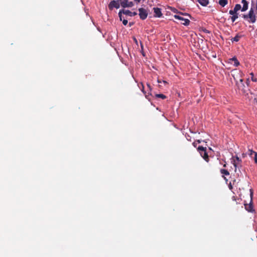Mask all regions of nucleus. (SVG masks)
Masks as SVG:
<instances>
[{
    "mask_svg": "<svg viewBox=\"0 0 257 257\" xmlns=\"http://www.w3.org/2000/svg\"><path fill=\"white\" fill-rule=\"evenodd\" d=\"M231 162L234 169L235 174H234V176L241 177L246 175L245 172L241 166V160L238 157H233L231 159Z\"/></svg>",
    "mask_w": 257,
    "mask_h": 257,
    "instance_id": "nucleus-1",
    "label": "nucleus"
},
{
    "mask_svg": "<svg viewBox=\"0 0 257 257\" xmlns=\"http://www.w3.org/2000/svg\"><path fill=\"white\" fill-rule=\"evenodd\" d=\"M156 96L158 98H161L163 99H165L166 96L163 94H156Z\"/></svg>",
    "mask_w": 257,
    "mask_h": 257,
    "instance_id": "nucleus-21",
    "label": "nucleus"
},
{
    "mask_svg": "<svg viewBox=\"0 0 257 257\" xmlns=\"http://www.w3.org/2000/svg\"><path fill=\"white\" fill-rule=\"evenodd\" d=\"M239 81H240V82L242 83V82H243V79H239Z\"/></svg>",
    "mask_w": 257,
    "mask_h": 257,
    "instance_id": "nucleus-32",
    "label": "nucleus"
},
{
    "mask_svg": "<svg viewBox=\"0 0 257 257\" xmlns=\"http://www.w3.org/2000/svg\"><path fill=\"white\" fill-rule=\"evenodd\" d=\"M241 4L243 6L241 9V12H245L248 9V2L246 0H241Z\"/></svg>",
    "mask_w": 257,
    "mask_h": 257,
    "instance_id": "nucleus-11",
    "label": "nucleus"
},
{
    "mask_svg": "<svg viewBox=\"0 0 257 257\" xmlns=\"http://www.w3.org/2000/svg\"><path fill=\"white\" fill-rule=\"evenodd\" d=\"M197 142L198 143H201V141L199 140H197Z\"/></svg>",
    "mask_w": 257,
    "mask_h": 257,
    "instance_id": "nucleus-34",
    "label": "nucleus"
},
{
    "mask_svg": "<svg viewBox=\"0 0 257 257\" xmlns=\"http://www.w3.org/2000/svg\"><path fill=\"white\" fill-rule=\"evenodd\" d=\"M149 97V95H146V97L147 99H149V97Z\"/></svg>",
    "mask_w": 257,
    "mask_h": 257,
    "instance_id": "nucleus-35",
    "label": "nucleus"
},
{
    "mask_svg": "<svg viewBox=\"0 0 257 257\" xmlns=\"http://www.w3.org/2000/svg\"><path fill=\"white\" fill-rule=\"evenodd\" d=\"M122 21V23H123V24L124 26H125V25H127V22H128L127 20L123 19Z\"/></svg>",
    "mask_w": 257,
    "mask_h": 257,
    "instance_id": "nucleus-27",
    "label": "nucleus"
},
{
    "mask_svg": "<svg viewBox=\"0 0 257 257\" xmlns=\"http://www.w3.org/2000/svg\"><path fill=\"white\" fill-rule=\"evenodd\" d=\"M154 12L155 13V17L160 18L162 16L161 9L159 8H154Z\"/></svg>",
    "mask_w": 257,
    "mask_h": 257,
    "instance_id": "nucleus-10",
    "label": "nucleus"
},
{
    "mask_svg": "<svg viewBox=\"0 0 257 257\" xmlns=\"http://www.w3.org/2000/svg\"><path fill=\"white\" fill-rule=\"evenodd\" d=\"M250 75L251 76V79L252 81L253 82H256L257 79L256 78H254L253 73L252 72H251V73H250Z\"/></svg>",
    "mask_w": 257,
    "mask_h": 257,
    "instance_id": "nucleus-25",
    "label": "nucleus"
},
{
    "mask_svg": "<svg viewBox=\"0 0 257 257\" xmlns=\"http://www.w3.org/2000/svg\"><path fill=\"white\" fill-rule=\"evenodd\" d=\"M193 145H194V146L195 147H196V143H195V142H194V143H193Z\"/></svg>",
    "mask_w": 257,
    "mask_h": 257,
    "instance_id": "nucleus-33",
    "label": "nucleus"
},
{
    "mask_svg": "<svg viewBox=\"0 0 257 257\" xmlns=\"http://www.w3.org/2000/svg\"><path fill=\"white\" fill-rule=\"evenodd\" d=\"M224 179L225 180L226 184H227L228 185V187H229V189L231 190L232 189V186L231 181H233V185H234L235 181L234 180H232L231 179V180L229 181V183H228V179H227V178H226V177H224Z\"/></svg>",
    "mask_w": 257,
    "mask_h": 257,
    "instance_id": "nucleus-14",
    "label": "nucleus"
},
{
    "mask_svg": "<svg viewBox=\"0 0 257 257\" xmlns=\"http://www.w3.org/2000/svg\"><path fill=\"white\" fill-rule=\"evenodd\" d=\"M122 13L124 15H128L129 16L132 17L135 16L137 15V13L136 12H132L130 10H122Z\"/></svg>",
    "mask_w": 257,
    "mask_h": 257,
    "instance_id": "nucleus-12",
    "label": "nucleus"
},
{
    "mask_svg": "<svg viewBox=\"0 0 257 257\" xmlns=\"http://www.w3.org/2000/svg\"><path fill=\"white\" fill-rule=\"evenodd\" d=\"M135 1H136V2H140L141 1V0H134Z\"/></svg>",
    "mask_w": 257,
    "mask_h": 257,
    "instance_id": "nucleus-36",
    "label": "nucleus"
},
{
    "mask_svg": "<svg viewBox=\"0 0 257 257\" xmlns=\"http://www.w3.org/2000/svg\"><path fill=\"white\" fill-rule=\"evenodd\" d=\"M220 172L223 175H229V172L228 171H227V170L226 169H221L220 170Z\"/></svg>",
    "mask_w": 257,
    "mask_h": 257,
    "instance_id": "nucleus-20",
    "label": "nucleus"
},
{
    "mask_svg": "<svg viewBox=\"0 0 257 257\" xmlns=\"http://www.w3.org/2000/svg\"><path fill=\"white\" fill-rule=\"evenodd\" d=\"M174 18L176 19H178V20H181V21H184V22L182 24L185 25V26H188L189 25V23H190V21L187 19H184V18L179 16V15H175L174 16Z\"/></svg>",
    "mask_w": 257,
    "mask_h": 257,
    "instance_id": "nucleus-9",
    "label": "nucleus"
},
{
    "mask_svg": "<svg viewBox=\"0 0 257 257\" xmlns=\"http://www.w3.org/2000/svg\"><path fill=\"white\" fill-rule=\"evenodd\" d=\"M254 160L255 163H257V153H254Z\"/></svg>",
    "mask_w": 257,
    "mask_h": 257,
    "instance_id": "nucleus-26",
    "label": "nucleus"
},
{
    "mask_svg": "<svg viewBox=\"0 0 257 257\" xmlns=\"http://www.w3.org/2000/svg\"><path fill=\"white\" fill-rule=\"evenodd\" d=\"M241 37V36L240 35H239L238 34H237L235 36V37L232 38L231 39V40L232 42H237L239 41V40Z\"/></svg>",
    "mask_w": 257,
    "mask_h": 257,
    "instance_id": "nucleus-16",
    "label": "nucleus"
},
{
    "mask_svg": "<svg viewBox=\"0 0 257 257\" xmlns=\"http://www.w3.org/2000/svg\"><path fill=\"white\" fill-rule=\"evenodd\" d=\"M198 151L199 152V153L201 157L206 161L208 162L209 158L207 153L206 152V148L203 147L202 146H199L198 148Z\"/></svg>",
    "mask_w": 257,
    "mask_h": 257,
    "instance_id": "nucleus-5",
    "label": "nucleus"
},
{
    "mask_svg": "<svg viewBox=\"0 0 257 257\" xmlns=\"http://www.w3.org/2000/svg\"><path fill=\"white\" fill-rule=\"evenodd\" d=\"M241 7L240 6V5L239 4H236L234 6V10H235V11L238 13V11L240 10H241Z\"/></svg>",
    "mask_w": 257,
    "mask_h": 257,
    "instance_id": "nucleus-19",
    "label": "nucleus"
},
{
    "mask_svg": "<svg viewBox=\"0 0 257 257\" xmlns=\"http://www.w3.org/2000/svg\"><path fill=\"white\" fill-rule=\"evenodd\" d=\"M122 10H120L118 13V16L120 21H122Z\"/></svg>",
    "mask_w": 257,
    "mask_h": 257,
    "instance_id": "nucleus-23",
    "label": "nucleus"
},
{
    "mask_svg": "<svg viewBox=\"0 0 257 257\" xmlns=\"http://www.w3.org/2000/svg\"><path fill=\"white\" fill-rule=\"evenodd\" d=\"M198 151L199 152V153L201 157L206 161L208 162L209 158L207 153L206 152V148L203 147L202 146H199L198 148Z\"/></svg>",
    "mask_w": 257,
    "mask_h": 257,
    "instance_id": "nucleus-4",
    "label": "nucleus"
},
{
    "mask_svg": "<svg viewBox=\"0 0 257 257\" xmlns=\"http://www.w3.org/2000/svg\"><path fill=\"white\" fill-rule=\"evenodd\" d=\"M231 199L233 201H236L237 199L235 196H232Z\"/></svg>",
    "mask_w": 257,
    "mask_h": 257,
    "instance_id": "nucleus-28",
    "label": "nucleus"
},
{
    "mask_svg": "<svg viewBox=\"0 0 257 257\" xmlns=\"http://www.w3.org/2000/svg\"><path fill=\"white\" fill-rule=\"evenodd\" d=\"M148 87L151 89V86L149 84H147Z\"/></svg>",
    "mask_w": 257,
    "mask_h": 257,
    "instance_id": "nucleus-29",
    "label": "nucleus"
},
{
    "mask_svg": "<svg viewBox=\"0 0 257 257\" xmlns=\"http://www.w3.org/2000/svg\"><path fill=\"white\" fill-rule=\"evenodd\" d=\"M237 70L236 69H234L233 70H232V72L234 73L235 72H237Z\"/></svg>",
    "mask_w": 257,
    "mask_h": 257,
    "instance_id": "nucleus-31",
    "label": "nucleus"
},
{
    "mask_svg": "<svg viewBox=\"0 0 257 257\" xmlns=\"http://www.w3.org/2000/svg\"><path fill=\"white\" fill-rule=\"evenodd\" d=\"M254 153H255V152L251 150H248V155L249 156H250V157H251L252 155H254Z\"/></svg>",
    "mask_w": 257,
    "mask_h": 257,
    "instance_id": "nucleus-22",
    "label": "nucleus"
},
{
    "mask_svg": "<svg viewBox=\"0 0 257 257\" xmlns=\"http://www.w3.org/2000/svg\"><path fill=\"white\" fill-rule=\"evenodd\" d=\"M250 192V200L249 204L244 203L245 208L246 210L249 212H254V209H253V204H252V197L253 192L252 189L249 190Z\"/></svg>",
    "mask_w": 257,
    "mask_h": 257,
    "instance_id": "nucleus-3",
    "label": "nucleus"
},
{
    "mask_svg": "<svg viewBox=\"0 0 257 257\" xmlns=\"http://www.w3.org/2000/svg\"><path fill=\"white\" fill-rule=\"evenodd\" d=\"M120 5L119 4L118 0L112 1L108 5V8L110 10H112L114 8L116 9H118L120 7Z\"/></svg>",
    "mask_w": 257,
    "mask_h": 257,
    "instance_id": "nucleus-8",
    "label": "nucleus"
},
{
    "mask_svg": "<svg viewBox=\"0 0 257 257\" xmlns=\"http://www.w3.org/2000/svg\"><path fill=\"white\" fill-rule=\"evenodd\" d=\"M139 16L142 20H145L148 16V11L144 8L139 9Z\"/></svg>",
    "mask_w": 257,
    "mask_h": 257,
    "instance_id": "nucleus-7",
    "label": "nucleus"
},
{
    "mask_svg": "<svg viewBox=\"0 0 257 257\" xmlns=\"http://www.w3.org/2000/svg\"><path fill=\"white\" fill-rule=\"evenodd\" d=\"M158 83H160L161 82V81H159V80H158Z\"/></svg>",
    "mask_w": 257,
    "mask_h": 257,
    "instance_id": "nucleus-38",
    "label": "nucleus"
},
{
    "mask_svg": "<svg viewBox=\"0 0 257 257\" xmlns=\"http://www.w3.org/2000/svg\"><path fill=\"white\" fill-rule=\"evenodd\" d=\"M120 6L123 8H131L134 6L132 2H128V0H118Z\"/></svg>",
    "mask_w": 257,
    "mask_h": 257,
    "instance_id": "nucleus-6",
    "label": "nucleus"
},
{
    "mask_svg": "<svg viewBox=\"0 0 257 257\" xmlns=\"http://www.w3.org/2000/svg\"><path fill=\"white\" fill-rule=\"evenodd\" d=\"M228 61H229V63H231V64L232 63V62H233L234 63L233 65L235 66H238L239 65V61L236 59V58L235 57H233L232 58L229 59L228 60Z\"/></svg>",
    "mask_w": 257,
    "mask_h": 257,
    "instance_id": "nucleus-13",
    "label": "nucleus"
},
{
    "mask_svg": "<svg viewBox=\"0 0 257 257\" xmlns=\"http://www.w3.org/2000/svg\"><path fill=\"white\" fill-rule=\"evenodd\" d=\"M197 1L202 6H206L209 3L208 0H197Z\"/></svg>",
    "mask_w": 257,
    "mask_h": 257,
    "instance_id": "nucleus-15",
    "label": "nucleus"
},
{
    "mask_svg": "<svg viewBox=\"0 0 257 257\" xmlns=\"http://www.w3.org/2000/svg\"><path fill=\"white\" fill-rule=\"evenodd\" d=\"M232 76L233 77L234 79H235V74H232Z\"/></svg>",
    "mask_w": 257,
    "mask_h": 257,
    "instance_id": "nucleus-30",
    "label": "nucleus"
},
{
    "mask_svg": "<svg viewBox=\"0 0 257 257\" xmlns=\"http://www.w3.org/2000/svg\"><path fill=\"white\" fill-rule=\"evenodd\" d=\"M228 3L227 0H219V4L222 6V7H224L225 6H226Z\"/></svg>",
    "mask_w": 257,
    "mask_h": 257,
    "instance_id": "nucleus-17",
    "label": "nucleus"
},
{
    "mask_svg": "<svg viewBox=\"0 0 257 257\" xmlns=\"http://www.w3.org/2000/svg\"><path fill=\"white\" fill-rule=\"evenodd\" d=\"M238 18V13H236L235 14L233 15L231 17H230L231 20L232 22H234Z\"/></svg>",
    "mask_w": 257,
    "mask_h": 257,
    "instance_id": "nucleus-18",
    "label": "nucleus"
},
{
    "mask_svg": "<svg viewBox=\"0 0 257 257\" xmlns=\"http://www.w3.org/2000/svg\"><path fill=\"white\" fill-rule=\"evenodd\" d=\"M254 4H252V7L250 9L247 14H243L242 18L247 21L249 23L253 24L256 22V16L254 12Z\"/></svg>",
    "mask_w": 257,
    "mask_h": 257,
    "instance_id": "nucleus-2",
    "label": "nucleus"
},
{
    "mask_svg": "<svg viewBox=\"0 0 257 257\" xmlns=\"http://www.w3.org/2000/svg\"><path fill=\"white\" fill-rule=\"evenodd\" d=\"M134 40H135V41H136V42H137V39H136V38H134Z\"/></svg>",
    "mask_w": 257,
    "mask_h": 257,
    "instance_id": "nucleus-37",
    "label": "nucleus"
},
{
    "mask_svg": "<svg viewBox=\"0 0 257 257\" xmlns=\"http://www.w3.org/2000/svg\"><path fill=\"white\" fill-rule=\"evenodd\" d=\"M237 12L234 9L230 10L229 12V14L230 15H232V16H233V15L235 14Z\"/></svg>",
    "mask_w": 257,
    "mask_h": 257,
    "instance_id": "nucleus-24",
    "label": "nucleus"
}]
</instances>
